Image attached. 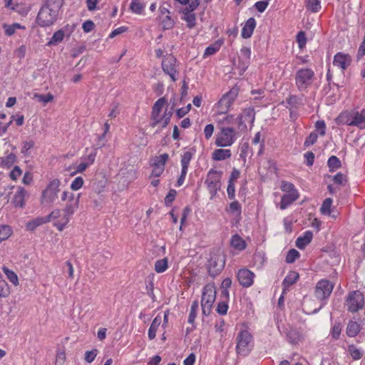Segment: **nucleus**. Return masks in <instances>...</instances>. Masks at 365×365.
Masks as SVG:
<instances>
[{"mask_svg": "<svg viewBox=\"0 0 365 365\" xmlns=\"http://www.w3.org/2000/svg\"><path fill=\"white\" fill-rule=\"evenodd\" d=\"M81 194L75 195L68 191H64L61 195V200L66 202V205L63 210L54 209L49 215H47L48 222H53V226L58 230L63 231L70 222L71 216L78 208L79 200Z\"/></svg>", "mask_w": 365, "mask_h": 365, "instance_id": "obj_1", "label": "nucleus"}, {"mask_svg": "<svg viewBox=\"0 0 365 365\" xmlns=\"http://www.w3.org/2000/svg\"><path fill=\"white\" fill-rule=\"evenodd\" d=\"M166 101L165 98H159L153 105L151 113L152 127H155L160 125L162 128H165L170 120L173 113L171 111L165 110L162 116H160V113L163 107L165 106Z\"/></svg>", "mask_w": 365, "mask_h": 365, "instance_id": "obj_2", "label": "nucleus"}, {"mask_svg": "<svg viewBox=\"0 0 365 365\" xmlns=\"http://www.w3.org/2000/svg\"><path fill=\"white\" fill-rule=\"evenodd\" d=\"M254 346L253 336L247 329H240L236 337V351L241 356H247Z\"/></svg>", "mask_w": 365, "mask_h": 365, "instance_id": "obj_3", "label": "nucleus"}, {"mask_svg": "<svg viewBox=\"0 0 365 365\" xmlns=\"http://www.w3.org/2000/svg\"><path fill=\"white\" fill-rule=\"evenodd\" d=\"M315 79V73L312 68H303L295 73V84L300 92L307 91Z\"/></svg>", "mask_w": 365, "mask_h": 365, "instance_id": "obj_4", "label": "nucleus"}, {"mask_svg": "<svg viewBox=\"0 0 365 365\" xmlns=\"http://www.w3.org/2000/svg\"><path fill=\"white\" fill-rule=\"evenodd\" d=\"M216 298V289L213 284H207L203 288L201 307L202 314L208 316Z\"/></svg>", "mask_w": 365, "mask_h": 365, "instance_id": "obj_5", "label": "nucleus"}, {"mask_svg": "<svg viewBox=\"0 0 365 365\" xmlns=\"http://www.w3.org/2000/svg\"><path fill=\"white\" fill-rule=\"evenodd\" d=\"M236 139V132L233 128L222 126L217 135L215 145L218 147L230 146Z\"/></svg>", "mask_w": 365, "mask_h": 365, "instance_id": "obj_6", "label": "nucleus"}, {"mask_svg": "<svg viewBox=\"0 0 365 365\" xmlns=\"http://www.w3.org/2000/svg\"><path fill=\"white\" fill-rule=\"evenodd\" d=\"M178 62L176 58L172 54L165 55L161 62V67L163 72L168 75L171 80L175 82L178 79Z\"/></svg>", "mask_w": 365, "mask_h": 365, "instance_id": "obj_7", "label": "nucleus"}, {"mask_svg": "<svg viewBox=\"0 0 365 365\" xmlns=\"http://www.w3.org/2000/svg\"><path fill=\"white\" fill-rule=\"evenodd\" d=\"M345 305L349 312H358L359 309H362L364 305V294L358 290L349 292Z\"/></svg>", "mask_w": 365, "mask_h": 365, "instance_id": "obj_8", "label": "nucleus"}, {"mask_svg": "<svg viewBox=\"0 0 365 365\" xmlns=\"http://www.w3.org/2000/svg\"><path fill=\"white\" fill-rule=\"evenodd\" d=\"M48 6H43L40 9L36 21L41 27H46L52 25L56 20L58 13L55 10L48 9Z\"/></svg>", "mask_w": 365, "mask_h": 365, "instance_id": "obj_9", "label": "nucleus"}, {"mask_svg": "<svg viewBox=\"0 0 365 365\" xmlns=\"http://www.w3.org/2000/svg\"><path fill=\"white\" fill-rule=\"evenodd\" d=\"M222 172L210 169L207 175L205 183L212 196L215 195L220 187Z\"/></svg>", "mask_w": 365, "mask_h": 365, "instance_id": "obj_10", "label": "nucleus"}, {"mask_svg": "<svg viewBox=\"0 0 365 365\" xmlns=\"http://www.w3.org/2000/svg\"><path fill=\"white\" fill-rule=\"evenodd\" d=\"M334 284L327 279H321L315 287V297L319 300L327 299L331 294Z\"/></svg>", "mask_w": 365, "mask_h": 365, "instance_id": "obj_11", "label": "nucleus"}, {"mask_svg": "<svg viewBox=\"0 0 365 365\" xmlns=\"http://www.w3.org/2000/svg\"><path fill=\"white\" fill-rule=\"evenodd\" d=\"M237 96V90L232 89L218 101L217 107L220 114H225Z\"/></svg>", "mask_w": 365, "mask_h": 365, "instance_id": "obj_12", "label": "nucleus"}, {"mask_svg": "<svg viewBox=\"0 0 365 365\" xmlns=\"http://www.w3.org/2000/svg\"><path fill=\"white\" fill-rule=\"evenodd\" d=\"M193 153L190 150L185 151L182 154L180 160L182 167L181 173L178 179L176 186L180 187L183 184L187 173L190 162L191 161Z\"/></svg>", "mask_w": 365, "mask_h": 365, "instance_id": "obj_13", "label": "nucleus"}, {"mask_svg": "<svg viewBox=\"0 0 365 365\" xmlns=\"http://www.w3.org/2000/svg\"><path fill=\"white\" fill-rule=\"evenodd\" d=\"M169 159V155L167 153H163L159 156H156L153 159V170L151 175L153 177H160L165 170V166Z\"/></svg>", "mask_w": 365, "mask_h": 365, "instance_id": "obj_14", "label": "nucleus"}, {"mask_svg": "<svg viewBox=\"0 0 365 365\" xmlns=\"http://www.w3.org/2000/svg\"><path fill=\"white\" fill-rule=\"evenodd\" d=\"M239 283L244 287H250L254 283L255 274L246 268L240 269L237 274Z\"/></svg>", "mask_w": 365, "mask_h": 365, "instance_id": "obj_15", "label": "nucleus"}, {"mask_svg": "<svg viewBox=\"0 0 365 365\" xmlns=\"http://www.w3.org/2000/svg\"><path fill=\"white\" fill-rule=\"evenodd\" d=\"M255 113L253 108H249L245 109L242 113L237 118L238 120L239 128L246 129V123H249L251 124V125H252L255 121Z\"/></svg>", "mask_w": 365, "mask_h": 365, "instance_id": "obj_16", "label": "nucleus"}, {"mask_svg": "<svg viewBox=\"0 0 365 365\" xmlns=\"http://www.w3.org/2000/svg\"><path fill=\"white\" fill-rule=\"evenodd\" d=\"M27 195V191L23 187H18L11 200L14 207L16 208L24 207L26 205L25 197Z\"/></svg>", "mask_w": 365, "mask_h": 365, "instance_id": "obj_17", "label": "nucleus"}, {"mask_svg": "<svg viewBox=\"0 0 365 365\" xmlns=\"http://www.w3.org/2000/svg\"><path fill=\"white\" fill-rule=\"evenodd\" d=\"M351 58L349 54L339 52L334 57L333 64L344 71L351 64Z\"/></svg>", "mask_w": 365, "mask_h": 365, "instance_id": "obj_18", "label": "nucleus"}, {"mask_svg": "<svg viewBox=\"0 0 365 365\" xmlns=\"http://www.w3.org/2000/svg\"><path fill=\"white\" fill-rule=\"evenodd\" d=\"M299 197L298 192H285L284 195H282L281 202H280V209L285 210L289 205H290L292 202L296 201Z\"/></svg>", "mask_w": 365, "mask_h": 365, "instance_id": "obj_19", "label": "nucleus"}, {"mask_svg": "<svg viewBox=\"0 0 365 365\" xmlns=\"http://www.w3.org/2000/svg\"><path fill=\"white\" fill-rule=\"evenodd\" d=\"M256 27V21L253 17H250L247 20L245 25L242 29L241 35L244 38H249L253 34L254 29Z\"/></svg>", "mask_w": 365, "mask_h": 365, "instance_id": "obj_20", "label": "nucleus"}, {"mask_svg": "<svg viewBox=\"0 0 365 365\" xmlns=\"http://www.w3.org/2000/svg\"><path fill=\"white\" fill-rule=\"evenodd\" d=\"M352 126H356L360 129L365 128V110H353Z\"/></svg>", "mask_w": 365, "mask_h": 365, "instance_id": "obj_21", "label": "nucleus"}, {"mask_svg": "<svg viewBox=\"0 0 365 365\" xmlns=\"http://www.w3.org/2000/svg\"><path fill=\"white\" fill-rule=\"evenodd\" d=\"M313 238V233L310 230H307L303 233V235L299 237L296 240V246L303 250L305 247L309 245Z\"/></svg>", "mask_w": 365, "mask_h": 365, "instance_id": "obj_22", "label": "nucleus"}, {"mask_svg": "<svg viewBox=\"0 0 365 365\" xmlns=\"http://www.w3.org/2000/svg\"><path fill=\"white\" fill-rule=\"evenodd\" d=\"M299 275L297 272L290 271L285 277L282 282L283 294H284L287 289L292 284H295L299 279Z\"/></svg>", "mask_w": 365, "mask_h": 365, "instance_id": "obj_23", "label": "nucleus"}, {"mask_svg": "<svg viewBox=\"0 0 365 365\" xmlns=\"http://www.w3.org/2000/svg\"><path fill=\"white\" fill-rule=\"evenodd\" d=\"M251 56V49L248 47H242L240 49L239 56V62L242 63V69H245L250 64Z\"/></svg>", "mask_w": 365, "mask_h": 365, "instance_id": "obj_24", "label": "nucleus"}, {"mask_svg": "<svg viewBox=\"0 0 365 365\" xmlns=\"http://www.w3.org/2000/svg\"><path fill=\"white\" fill-rule=\"evenodd\" d=\"M48 222V219L47 218V215L45 217H38L27 222L26 223V227L29 231H34L38 227Z\"/></svg>", "mask_w": 365, "mask_h": 365, "instance_id": "obj_25", "label": "nucleus"}, {"mask_svg": "<svg viewBox=\"0 0 365 365\" xmlns=\"http://www.w3.org/2000/svg\"><path fill=\"white\" fill-rule=\"evenodd\" d=\"M336 121L337 124L352 126L353 110L341 113L340 115L336 118Z\"/></svg>", "mask_w": 365, "mask_h": 365, "instance_id": "obj_26", "label": "nucleus"}, {"mask_svg": "<svg viewBox=\"0 0 365 365\" xmlns=\"http://www.w3.org/2000/svg\"><path fill=\"white\" fill-rule=\"evenodd\" d=\"M231 150L229 149H216L212 154V159L215 161H220L228 159L231 157Z\"/></svg>", "mask_w": 365, "mask_h": 365, "instance_id": "obj_27", "label": "nucleus"}, {"mask_svg": "<svg viewBox=\"0 0 365 365\" xmlns=\"http://www.w3.org/2000/svg\"><path fill=\"white\" fill-rule=\"evenodd\" d=\"M146 6L145 0H131L130 10L136 14H143Z\"/></svg>", "mask_w": 365, "mask_h": 365, "instance_id": "obj_28", "label": "nucleus"}, {"mask_svg": "<svg viewBox=\"0 0 365 365\" xmlns=\"http://www.w3.org/2000/svg\"><path fill=\"white\" fill-rule=\"evenodd\" d=\"M361 326L355 321H349L346 329V334L349 337L356 336L361 331Z\"/></svg>", "mask_w": 365, "mask_h": 365, "instance_id": "obj_29", "label": "nucleus"}, {"mask_svg": "<svg viewBox=\"0 0 365 365\" xmlns=\"http://www.w3.org/2000/svg\"><path fill=\"white\" fill-rule=\"evenodd\" d=\"M16 160V155L14 153H11L6 155L5 157L0 158V166L4 169H9L13 166Z\"/></svg>", "mask_w": 365, "mask_h": 365, "instance_id": "obj_30", "label": "nucleus"}, {"mask_svg": "<svg viewBox=\"0 0 365 365\" xmlns=\"http://www.w3.org/2000/svg\"><path fill=\"white\" fill-rule=\"evenodd\" d=\"M252 145L258 148L257 155H261L264 149V138L260 132H257L252 140Z\"/></svg>", "mask_w": 365, "mask_h": 365, "instance_id": "obj_31", "label": "nucleus"}, {"mask_svg": "<svg viewBox=\"0 0 365 365\" xmlns=\"http://www.w3.org/2000/svg\"><path fill=\"white\" fill-rule=\"evenodd\" d=\"M222 44L223 40L218 39L214 43L210 45L208 47L206 48L203 56L207 57L215 54L220 50Z\"/></svg>", "mask_w": 365, "mask_h": 365, "instance_id": "obj_32", "label": "nucleus"}, {"mask_svg": "<svg viewBox=\"0 0 365 365\" xmlns=\"http://www.w3.org/2000/svg\"><path fill=\"white\" fill-rule=\"evenodd\" d=\"M230 243L232 247L238 250H243L246 247L245 241L237 234L232 237Z\"/></svg>", "mask_w": 365, "mask_h": 365, "instance_id": "obj_33", "label": "nucleus"}, {"mask_svg": "<svg viewBox=\"0 0 365 365\" xmlns=\"http://www.w3.org/2000/svg\"><path fill=\"white\" fill-rule=\"evenodd\" d=\"M161 323V317L157 316L152 322V324L148 329V338L152 340L156 336V331Z\"/></svg>", "mask_w": 365, "mask_h": 365, "instance_id": "obj_34", "label": "nucleus"}, {"mask_svg": "<svg viewBox=\"0 0 365 365\" xmlns=\"http://www.w3.org/2000/svg\"><path fill=\"white\" fill-rule=\"evenodd\" d=\"M13 233L11 226L7 225H0V243L7 240Z\"/></svg>", "mask_w": 365, "mask_h": 365, "instance_id": "obj_35", "label": "nucleus"}, {"mask_svg": "<svg viewBox=\"0 0 365 365\" xmlns=\"http://www.w3.org/2000/svg\"><path fill=\"white\" fill-rule=\"evenodd\" d=\"M182 19L186 21L189 29H192L196 25V16L194 13H182Z\"/></svg>", "mask_w": 365, "mask_h": 365, "instance_id": "obj_36", "label": "nucleus"}, {"mask_svg": "<svg viewBox=\"0 0 365 365\" xmlns=\"http://www.w3.org/2000/svg\"><path fill=\"white\" fill-rule=\"evenodd\" d=\"M168 260L166 257L161 259H158L155 263V271L157 273L164 272L168 269Z\"/></svg>", "mask_w": 365, "mask_h": 365, "instance_id": "obj_37", "label": "nucleus"}, {"mask_svg": "<svg viewBox=\"0 0 365 365\" xmlns=\"http://www.w3.org/2000/svg\"><path fill=\"white\" fill-rule=\"evenodd\" d=\"M4 273L6 274L8 279L14 285L19 284V278L17 274L9 268L4 267L2 268Z\"/></svg>", "mask_w": 365, "mask_h": 365, "instance_id": "obj_38", "label": "nucleus"}, {"mask_svg": "<svg viewBox=\"0 0 365 365\" xmlns=\"http://www.w3.org/2000/svg\"><path fill=\"white\" fill-rule=\"evenodd\" d=\"M64 38V32L63 30H58L56 31L51 40L48 42V46L56 45L61 42Z\"/></svg>", "mask_w": 365, "mask_h": 365, "instance_id": "obj_39", "label": "nucleus"}, {"mask_svg": "<svg viewBox=\"0 0 365 365\" xmlns=\"http://www.w3.org/2000/svg\"><path fill=\"white\" fill-rule=\"evenodd\" d=\"M160 19H161V25L164 30H168L173 28L175 21L170 15L162 16V18Z\"/></svg>", "mask_w": 365, "mask_h": 365, "instance_id": "obj_40", "label": "nucleus"}, {"mask_svg": "<svg viewBox=\"0 0 365 365\" xmlns=\"http://www.w3.org/2000/svg\"><path fill=\"white\" fill-rule=\"evenodd\" d=\"M327 165L331 172L339 168L341 166V161L336 156L334 155H332L329 158Z\"/></svg>", "mask_w": 365, "mask_h": 365, "instance_id": "obj_41", "label": "nucleus"}, {"mask_svg": "<svg viewBox=\"0 0 365 365\" xmlns=\"http://www.w3.org/2000/svg\"><path fill=\"white\" fill-rule=\"evenodd\" d=\"M61 182L58 179H54L50 182L45 191L46 192H53L58 195Z\"/></svg>", "mask_w": 365, "mask_h": 365, "instance_id": "obj_42", "label": "nucleus"}, {"mask_svg": "<svg viewBox=\"0 0 365 365\" xmlns=\"http://www.w3.org/2000/svg\"><path fill=\"white\" fill-rule=\"evenodd\" d=\"M333 200L331 198H326L321 206L320 211L324 215H330L331 207L332 205Z\"/></svg>", "mask_w": 365, "mask_h": 365, "instance_id": "obj_43", "label": "nucleus"}, {"mask_svg": "<svg viewBox=\"0 0 365 365\" xmlns=\"http://www.w3.org/2000/svg\"><path fill=\"white\" fill-rule=\"evenodd\" d=\"M58 195L53 192H46L45 190L42 192L41 203H53L57 198Z\"/></svg>", "mask_w": 365, "mask_h": 365, "instance_id": "obj_44", "label": "nucleus"}, {"mask_svg": "<svg viewBox=\"0 0 365 365\" xmlns=\"http://www.w3.org/2000/svg\"><path fill=\"white\" fill-rule=\"evenodd\" d=\"M287 338L291 344H297L300 339V334L298 331L291 329L287 332Z\"/></svg>", "mask_w": 365, "mask_h": 365, "instance_id": "obj_45", "label": "nucleus"}, {"mask_svg": "<svg viewBox=\"0 0 365 365\" xmlns=\"http://www.w3.org/2000/svg\"><path fill=\"white\" fill-rule=\"evenodd\" d=\"M348 351L354 360H359L362 357V351L353 344L348 346Z\"/></svg>", "mask_w": 365, "mask_h": 365, "instance_id": "obj_46", "label": "nucleus"}, {"mask_svg": "<svg viewBox=\"0 0 365 365\" xmlns=\"http://www.w3.org/2000/svg\"><path fill=\"white\" fill-rule=\"evenodd\" d=\"M341 324L340 322H335L332 326L330 334L334 339H338L341 332Z\"/></svg>", "mask_w": 365, "mask_h": 365, "instance_id": "obj_47", "label": "nucleus"}, {"mask_svg": "<svg viewBox=\"0 0 365 365\" xmlns=\"http://www.w3.org/2000/svg\"><path fill=\"white\" fill-rule=\"evenodd\" d=\"M241 210H242L241 205L239 203V202H237L236 200L232 202L229 205V208L227 209V212H229L232 214H235L237 215H241Z\"/></svg>", "mask_w": 365, "mask_h": 365, "instance_id": "obj_48", "label": "nucleus"}, {"mask_svg": "<svg viewBox=\"0 0 365 365\" xmlns=\"http://www.w3.org/2000/svg\"><path fill=\"white\" fill-rule=\"evenodd\" d=\"M62 0H46L44 6H48V9H51L53 11L55 10L56 12L58 13V10L62 6Z\"/></svg>", "mask_w": 365, "mask_h": 365, "instance_id": "obj_49", "label": "nucleus"}, {"mask_svg": "<svg viewBox=\"0 0 365 365\" xmlns=\"http://www.w3.org/2000/svg\"><path fill=\"white\" fill-rule=\"evenodd\" d=\"M198 309V302L194 301L191 305L190 312L188 317V322L193 324L197 316V311Z\"/></svg>", "mask_w": 365, "mask_h": 365, "instance_id": "obj_50", "label": "nucleus"}, {"mask_svg": "<svg viewBox=\"0 0 365 365\" xmlns=\"http://www.w3.org/2000/svg\"><path fill=\"white\" fill-rule=\"evenodd\" d=\"M307 8L312 12H317L321 9L319 0H307Z\"/></svg>", "mask_w": 365, "mask_h": 365, "instance_id": "obj_51", "label": "nucleus"}, {"mask_svg": "<svg viewBox=\"0 0 365 365\" xmlns=\"http://www.w3.org/2000/svg\"><path fill=\"white\" fill-rule=\"evenodd\" d=\"M299 257V253L297 250L294 249L290 250L286 256V262L287 263H293L297 258Z\"/></svg>", "mask_w": 365, "mask_h": 365, "instance_id": "obj_52", "label": "nucleus"}, {"mask_svg": "<svg viewBox=\"0 0 365 365\" xmlns=\"http://www.w3.org/2000/svg\"><path fill=\"white\" fill-rule=\"evenodd\" d=\"M280 187L281 190L284 192H298V190L295 188L294 184L287 181H282Z\"/></svg>", "mask_w": 365, "mask_h": 365, "instance_id": "obj_53", "label": "nucleus"}, {"mask_svg": "<svg viewBox=\"0 0 365 365\" xmlns=\"http://www.w3.org/2000/svg\"><path fill=\"white\" fill-rule=\"evenodd\" d=\"M84 180L82 177L76 178L71 184V189L72 190H78L82 187Z\"/></svg>", "mask_w": 365, "mask_h": 365, "instance_id": "obj_54", "label": "nucleus"}, {"mask_svg": "<svg viewBox=\"0 0 365 365\" xmlns=\"http://www.w3.org/2000/svg\"><path fill=\"white\" fill-rule=\"evenodd\" d=\"M297 42L300 48H302L305 46L307 43V38L305 32L303 31H300L297 35Z\"/></svg>", "mask_w": 365, "mask_h": 365, "instance_id": "obj_55", "label": "nucleus"}, {"mask_svg": "<svg viewBox=\"0 0 365 365\" xmlns=\"http://www.w3.org/2000/svg\"><path fill=\"white\" fill-rule=\"evenodd\" d=\"M177 192L174 189H170L168 195L165 197V204L166 206H170L175 200Z\"/></svg>", "mask_w": 365, "mask_h": 365, "instance_id": "obj_56", "label": "nucleus"}, {"mask_svg": "<svg viewBox=\"0 0 365 365\" xmlns=\"http://www.w3.org/2000/svg\"><path fill=\"white\" fill-rule=\"evenodd\" d=\"M96 156V152L93 151L89 155L83 156L81 158V160L83 162L86 163V164L88 165V167H89L94 163Z\"/></svg>", "mask_w": 365, "mask_h": 365, "instance_id": "obj_57", "label": "nucleus"}, {"mask_svg": "<svg viewBox=\"0 0 365 365\" xmlns=\"http://www.w3.org/2000/svg\"><path fill=\"white\" fill-rule=\"evenodd\" d=\"M200 2L199 0H192L187 6L184 8L182 11V13H193V11L197 8Z\"/></svg>", "mask_w": 365, "mask_h": 365, "instance_id": "obj_58", "label": "nucleus"}, {"mask_svg": "<svg viewBox=\"0 0 365 365\" xmlns=\"http://www.w3.org/2000/svg\"><path fill=\"white\" fill-rule=\"evenodd\" d=\"M21 174H22V170L20 168L19 166L15 165L14 167V168L12 169V170H11V172L9 173V178L12 180L16 181L21 175Z\"/></svg>", "mask_w": 365, "mask_h": 365, "instance_id": "obj_59", "label": "nucleus"}, {"mask_svg": "<svg viewBox=\"0 0 365 365\" xmlns=\"http://www.w3.org/2000/svg\"><path fill=\"white\" fill-rule=\"evenodd\" d=\"M227 309H228L227 301L220 302L217 304L216 311L219 314H221V315L226 314L227 312Z\"/></svg>", "mask_w": 365, "mask_h": 365, "instance_id": "obj_60", "label": "nucleus"}, {"mask_svg": "<svg viewBox=\"0 0 365 365\" xmlns=\"http://www.w3.org/2000/svg\"><path fill=\"white\" fill-rule=\"evenodd\" d=\"M98 354V350L96 349H93L91 351H87L85 353L84 359L88 363H91L94 361Z\"/></svg>", "mask_w": 365, "mask_h": 365, "instance_id": "obj_61", "label": "nucleus"}, {"mask_svg": "<svg viewBox=\"0 0 365 365\" xmlns=\"http://www.w3.org/2000/svg\"><path fill=\"white\" fill-rule=\"evenodd\" d=\"M333 181L338 185H344L347 181L346 176L341 173H338L333 177Z\"/></svg>", "mask_w": 365, "mask_h": 365, "instance_id": "obj_62", "label": "nucleus"}, {"mask_svg": "<svg viewBox=\"0 0 365 365\" xmlns=\"http://www.w3.org/2000/svg\"><path fill=\"white\" fill-rule=\"evenodd\" d=\"M34 97L41 102H43L44 103H47L48 102H51L53 99V96L51 93H48L46 95L43 94H36Z\"/></svg>", "mask_w": 365, "mask_h": 365, "instance_id": "obj_63", "label": "nucleus"}, {"mask_svg": "<svg viewBox=\"0 0 365 365\" xmlns=\"http://www.w3.org/2000/svg\"><path fill=\"white\" fill-rule=\"evenodd\" d=\"M317 133L312 132L309 134V135L306 138L305 141H304V146L305 147H309L312 145H313L314 143H315L317 140Z\"/></svg>", "mask_w": 365, "mask_h": 365, "instance_id": "obj_64", "label": "nucleus"}]
</instances>
